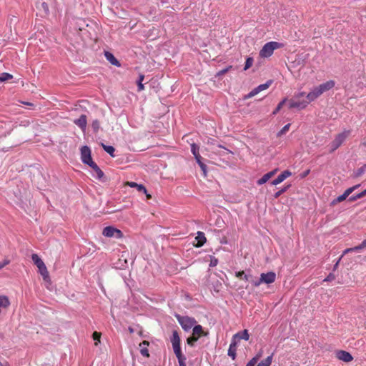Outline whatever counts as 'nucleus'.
<instances>
[{
    "mask_svg": "<svg viewBox=\"0 0 366 366\" xmlns=\"http://www.w3.org/2000/svg\"><path fill=\"white\" fill-rule=\"evenodd\" d=\"M322 94V93L318 86H315L307 94L306 99L302 101L290 100L289 108L305 109L310 102H314Z\"/></svg>",
    "mask_w": 366,
    "mask_h": 366,
    "instance_id": "obj_1",
    "label": "nucleus"
},
{
    "mask_svg": "<svg viewBox=\"0 0 366 366\" xmlns=\"http://www.w3.org/2000/svg\"><path fill=\"white\" fill-rule=\"evenodd\" d=\"M31 259H32L34 264L38 267L39 272L42 276L43 280L46 282L50 284L51 280H50L49 274L47 268H46L44 262L42 261V259L36 254H33L31 255Z\"/></svg>",
    "mask_w": 366,
    "mask_h": 366,
    "instance_id": "obj_2",
    "label": "nucleus"
},
{
    "mask_svg": "<svg viewBox=\"0 0 366 366\" xmlns=\"http://www.w3.org/2000/svg\"><path fill=\"white\" fill-rule=\"evenodd\" d=\"M284 44L277 41H269L266 43L259 51V56L262 58L270 57L274 50L282 48Z\"/></svg>",
    "mask_w": 366,
    "mask_h": 366,
    "instance_id": "obj_3",
    "label": "nucleus"
},
{
    "mask_svg": "<svg viewBox=\"0 0 366 366\" xmlns=\"http://www.w3.org/2000/svg\"><path fill=\"white\" fill-rule=\"evenodd\" d=\"M176 318L177 319L182 329L185 331L190 330L196 324V320L192 317L176 315Z\"/></svg>",
    "mask_w": 366,
    "mask_h": 366,
    "instance_id": "obj_4",
    "label": "nucleus"
},
{
    "mask_svg": "<svg viewBox=\"0 0 366 366\" xmlns=\"http://www.w3.org/2000/svg\"><path fill=\"white\" fill-rule=\"evenodd\" d=\"M350 134V131L345 130L342 133L338 134L334 140L330 144L331 150L330 152L335 151L337 148H339L342 144L345 141L347 137Z\"/></svg>",
    "mask_w": 366,
    "mask_h": 366,
    "instance_id": "obj_5",
    "label": "nucleus"
},
{
    "mask_svg": "<svg viewBox=\"0 0 366 366\" xmlns=\"http://www.w3.org/2000/svg\"><path fill=\"white\" fill-rule=\"evenodd\" d=\"M102 234L107 237H115L117 239L123 237L122 232L112 226H108L104 228Z\"/></svg>",
    "mask_w": 366,
    "mask_h": 366,
    "instance_id": "obj_6",
    "label": "nucleus"
},
{
    "mask_svg": "<svg viewBox=\"0 0 366 366\" xmlns=\"http://www.w3.org/2000/svg\"><path fill=\"white\" fill-rule=\"evenodd\" d=\"M81 159L83 163L89 166L94 162L92 159L91 150L87 146H84L81 148Z\"/></svg>",
    "mask_w": 366,
    "mask_h": 366,
    "instance_id": "obj_7",
    "label": "nucleus"
},
{
    "mask_svg": "<svg viewBox=\"0 0 366 366\" xmlns=\"http://www.w3.org/2000/svg\"><path fill=\"white\" fill-rule=\"evenodd\" d=\"M260 281L264 284H272L276 280V274L274 272H269L267 273H262L260 274Z\"/></svg>",
    "mask_w": 366,
    "mask_h": 366,
    "instance_id": "obj_8",
    "label": "nucleus"
},
{
    "mask_svg": "<svg viewBox=\"0 0 366 366\" xmlns=\"http://www.w3.org/2000/svg\"><path fill=\"white\" fill-rule=\"evenodd\" d=\"M171 342L172 345L174 352L182 351L180 347L181 340L177 331H173Z\"/></svg>",
    "mask_w": 366,
    "mask_h": 366,
    "instance_id": "obj_9",
    "label": "nucleus"
},
{
    "mask_svg": "<svg viewBox=\"0 0 366 366\" xmlns=\"http://www.w3.org/2000/svg\"><path fill=\"white\" fill-rule=\"evenodd\" d=\"M249 338V335L247 330H244L242 332H237L234 334L232 337V342H235L236 345L238 344L240 340H248Z\"/></svg>",
    "mask_w": 366,
    "mask_h": 366,
    "instance_id": "obj_10",
    "label": "nucleus"
},
{
    "mask_svg": "<svg viewBox=\"0 0 366 366\" xmlns=\"http://www.w3.org/2000/svg\"><path fill=\"white\" fill-rule=\"evenodd\" d=\"M336 357L338 360L345 362H350L353 360L352 355L345 350H339L336 353Z\"/></svg>",
    "mask_w": 366,
    "mask_h": 366,
    "instance_id": "obj_11",
    "label": "nucleus"
},
{
    "mask_svg": "<svg viewBox=\"0 0 366 366\" xmlns=\"http://www.w3.org/2000/svg\"><path fill=\"white\" fill-rule=\"evenodd\" d=\"M292 175V172L289 170H285L283 172H282L276 179H274L272 182V185H277L282 182L285 179L290 177Z\"/></svg>",
    "mask_w": 366,
    "mask_h": 366,
    "instance_id": "obj_12",
    "label": "nucleus"
},
{
    "mask_svg": "<svg viewBox=\"0 0 366 366\" xmlns=\"http://www.w3.org/2000/svg\"><path fill=\"white\" fill-rule=\"evenodd\" d=\"M335 85V81L333 80H329L325 83H322L318 86L322 93L326 92L332 89Z\"/></svg>",
    "mask_w": 366,
    "mask_h": 366,
    "instance_id": "obj_13",
    "label": "nucleus"
},
{
    "mask_svg": "<svg viewBox=\"0 0 366 366\" xmlns=\"http://www.w3.org/2000/svg\"><path fill=\"white\" fill-rule=\"evenodd\" d=\"M89 167H91L93 169V170L95 173L96 177L98 179H99L102 182H105V179H104V172L102 171V169L98 167V165L95 162L90 164Z\"/></svg>",
    "mask_w": 366,
    "mask_h": 366,
    "instance_id": "obj_14",
    "label": "nucleus"
},
{
    "mask_svg": "<svg viewBox=\"0 0 366 366\" xmlns=\"http://www.w3.org/2000/svg\"><path fill=\"white\" fill-rule=\"evenodd\" d=\"M277 172V169H275L265 174H264L259 179L257 180V183L259 185H262L266 183L270 178H272Z\"/></svg>",
    "mask_w": 366,
    "mask_h": 366,
    "instance_id": "obj_15",
    "label": "nucleus"
},
{
    "mask_svg": "<svg viewBox=\"0 0 366 366\" xmlns=\"http://www.w3.org/2000/svg\"><path fill=\"white\" fill-rule=\"evenodd\" d=\"M10 305V300L6 295H0V314L3 310L7 309Z\"/></svg>",
    "mask_w": 366,
    "mask_h": 366,
    "instance_id": "obj_16",
    "label": "nucleus"
},
{
    "mask_svg": "<svg viewBox=\"0 0 366 366\" xmlns=\"http://www.w3.org/2000/svg\"><path fill=\"white\" fill-rule=\"evenodd\" d=\"M74 124L79 127L82 130H85L87 124L86 117L84 114L74 121Z\"/></svg>",
    "mask_w": 366,
    "mask_h": 366,
    "instance_id": "obj_17",
    "label": "nucleus"
},
{
    "mask_svg": "<svg viewBox=\"0 0 366 366\" xmlns=\"http://www.w3.org/2000/svg\"><path fill=\"white\" fill-rule=\"evenodd\" d=\"M351 190H352V189H347L342 195H340L336 199L332 200L331 204L332 205H335L337 203H340V202L344 201L345 199H346V198L351 194Z\"/></svg>",
    "mask_w": 366,
    "mask_h": 366,
    "instance_id": "obj_18",
    "label": "nucleus"
},
{
    "mask_svg": "<svg viewBox=\"0 0 366 366\" xmlns=\"http://www.w3.org/2000/svg\"><path fill=\"white\" fill-rule=\"evenodd\" d=\"M104 56L108 61L112 65L119 67L121 66L119 61L115 58V56L109 51H105Z\"/></svg>",
    "mask_w": 366,
    "mask_h": 366,
    "instance_id": "obj_19",
    "label": "nucleus"
},
{
    "mask_svg": "<svg viewBox=\"0 0 366 366\" xmlns=\"http://www.w3.org/2000/svg\"><path fill=\"white\" fill-rule=\"evenodd\" d=\"M195 239L197 240V243L195 244L197 247H202L206 242V237L202 232H198Z\"/></svg>",
    "mask_w": 366,
    "mask_h": 366,
    "instance_id": "obj_20",
    "label": "nucleus"
},
{
    "mask_svg": "<svg viewBox=\"0 0 366 366\" xmlns=\"http://www.w3.org/2000/svg\"><path fill=\"white\" fill-rule=\"evenodd\" d=\"M125 184L130 187L137 188L138 191L142 192L144 194H147V189L143 184H139L134 182H127Z\"/></svg>",
    "mask_w": 366,
    "mask_h": 366,
    "instance_id": "obj_21",
    "label": "nucleus"
},
{
    "mask_svg": "<svg viewBox=\"0 0 366 366\" xmlns=\"http://www.w3.org/2000/svg\"><path fill=\"white\" fill-rule=\"evenodd\" d=\"M207 335L206 333H204L202 327L201 325H194L193 327L192 336L197 337V340L202 335Z\"/></svg>",
    "mask_w": 366,
    "mask_h": 366,
    "instance_id": "obj_22",
    "label": "nucleus"
},
{
    "mask_svg": "<svg viewBox=\"0 0 366 366\" xmlns=\"http://www.w3.org/2000/svg\"><path fill=\"white\" fill-rule=\"evenodd\" d=\"M237 346V345H236L235 342H231V344L228 350V355L230 356L232 358V360H234L236 357Z\"/></svg>",
    "mask_w": 366,
    "mask_h": 366,
    "instance_id": "obj_23",
    "label": "nucleus"
},
{
    "mask_svg": "<svg viewBox=\"0 0 366 366\" xmlns=\"http://www.w3.org/2000/svg\"><path fill=\"white\" fill-rule=\"evenodd\" d=\"M174 354L178 359L179 366H186V357L182 354V351L174 352Z\"/></svg>",
    "mask_w": 366,
    "mask_h": 366,
    "instance_id": "obj_24",
    "label": "nucleus"
},
{
    "mask_svg": "<svg viewBox=\"0 0 366 366\" xmlns=\"http://www.w3.org/2000/svg\"><path fill=\"white\" fill-rule=\"evenodd\" d=\"M149 343L147 341H144L143 342L140 343L139 346L141 347V354L143 355V356H145L147 357H148L149 356V351L147 350V347H145L144 346H147L148 345Z\"/></svg>",
    "mask_w": 366,
    "mask_h": 366,
    "instance_id": "obj_25",
    "label": "nucleus"
},
{
    "mask_svg": "<svg viewBox=\"0 0 366 366\" xmlns=\"http://www.w3.org/2000/svg\"><path fill=\"white\" fill-rule=\"evenodd\" d=\"M366 170V164H364L362 167L357 169L356 171H354L352 174V177L354 178H357L362 176Z\"/></svg>",
    "mask_w": 366,
    "mask_h": 366,
    "instance_id": "obj_26",
    "label": "nucleus"
},
{
    "mask_svg": "<svg viewBox=\"0 0 366 366\" xmlns=\"http://www.w3.org/2000/svg\"><path fill=\"white\" fill-rule=\"evenodd\" d=\"M102 147L104 151L109 154L112 157H114L115 149L112 146H107L104 144H102Z\"/></svg>",
    "mask_w": 366,
    "mask_h": 366,
    "instance_id": "obj_27",
    "label": "nucleus"
},
{
    "mask_svg": "<svg viewBox=\"0 0 366 366\" xmlns=\"http://www.w3.org/2000/svg\"><path fill=\"white\" fill-rule=\"evenodd\" d=\"M272 361V355L267 357L265 360L261 361L257 366H270Z\"/></svg>",
    "mask_w": 366,
    "mask_h": 366,
    "instance_id": "obj_28",
    "label": "nucleus"
},
{
    "mask_svg": "<svg viewBox=\"0 0 366 366\" xmlns=\"http://www.w3.org/2000/svg\"><path fill=\"white\" fill-rule=\"evenodd\" d=\"M272 81H268L265 84H260L256 88L257 89L258 92H260L263 90H265L269 88V86L271 85Z\"/></svg>",
    "mask_w": 366,
    "mask_h": 366,
    "instance_id": "obj_29",
    "label": "nucleus"
},
{
    "mask_svg": "<svg viewBox=\"0 0 366 366\" xmlns=\"http://www.w3.org/2000/svg\"><path fill=\"white\" fill-rule=\"evenodd\" d=\"M12 78H13V76L11 74H10L9 73H2L0 75V81L1 82L6 81L9 79H11Z\"/></svg>",
    "mask_w": 366,
    "mask_h": 366,
    "instance_id": "obj_30",
    "label": "nucleus"
},
{
    "mask_svg": "<svg viewBox=\"0 0 366 366\" xmlns=\"http://www.w3.org/2000/svg\"><path fill=\"white\" fill-rule=\"evenodd\" d=\"M254 60L252 57H247L246 59L245 65L244 67V70L246 71L249 69L253 64Z\"/></svg>",
    "mask_w": 366,
    "mask_h": 366,
    "instance_id": "obj_31",
    "label": "nucleus"
},
{
    "mask_svg": "<svg viewBox=\"0 0 366 366\" xmlns=\"http://www.w3.org/2000/svg\"><path fill=\"white\" fill-rule=\"evenodd\" d=\"M365 196H366V189L364 191H362V192L356 194L355 196L351 197L350 198V201H355V200H356L357 199H360Z\"/></svg>",
    "mask_w": 366,
    "mask_h": 366,
    "instance_id": "obj_32",
    "label": "nucleus"
},
{
    "mask_svg": "<svg viewBox=\"0 0 366 366\" xmlns=\"http://www.w3.org/2000/svg\"><path fill=\"white\" fill-rule=\"evenodd\" d=\"M144 79V76L143 74H140L139 76L138 82H137L139 91H142L144 89V86L142 84Z\"/></svg>",
    "mask_w": 366,
    "mask_h": 366,
    "instance_id": "obj_33",
    "label": "nucleus"
},
{
    "mask_svg": "<svg viewBox=\"0 0 366 366\" xmlns=\"http://www.w3.org/2000/svg\"><path fill=\"white\" fill-rule=\"evenodd\" d=\"M287 101V98H285L282 102H280L277 108L273 112V114H276L283 107V105L285 104V102Z\"/></svg>",
    "mask_w": 366,
    "mask_h": 366,
    "instance_id": "obj_34",
    "label": "nucleus"
},
{
    "mask_svg": "<svg viewBox=\"0 0 366 366\" xmlns=\"http://www.w3.org/2000/svg\"><path fill=\"white\" fill-rule=\"evenodd\" d=\"M305 95V93L303 92H300L297 94H295L293 97V98L291 99V100H295V101H301L300 99L304 97Z\"/></svg>",
    "mask_w": 366,
    "mask_h": 366,
    "instance_id": "obj_35",
    "label": "nucleus"
},
{
    "mask_svg": "<svg viewBox=\"0 0 366 366\" xmlns=\"http://www.w3.org/2000/svg\"><path fill=\"white\" fill-rule=\"evenodd\" d=\"M290 127V124H287L283 127V128L278 132L277 136L280 137L283 134H285Z\"/></svg>",
    "mask_w": 366,
    "mask_h": 366,
    "instance_id": "obj_36",
    "label": "nucleus"
},
{
    "mask_svg": "<svg viewBox=\"0 0 366 366\" xmlns=\"http://www.w3.org/2000/svg\"><path fill=\"white\" fill-rule=\"evenodd\" d=\"M249 280L250 281L252 285L255 287H259L262 284L260 278L254 280L251 277Z\"/></svg>",
    "mask_w": 366,
    "mask_h": 366,
    "instance_id": "obj_37",
    "label": "nucleus"
},
{
    "mask_svg": "<svg viewBox=\"0 0 366 366\" xmlns=\"http://www.w3.org/2000/svg\"><path fill=\"white\" fill-rule=\"evenodd\" d=\"M101 334L97 332H94L93 333V339L95 341V345H97L99 342H100Z\"/></svg>",
    "mask_w": 366,
    "mask_h": 366,
    "instance_id": "obj_38",
    "label": "nucleus"
},
{
    "mask_svg": "<svg viewBox=\"0 0 366 366\" xmlns=\"http://www.w3.org/2000/svg\"><path fill=\"white\" fill-rule=\"evenodd\" d=\"M365 247H366V239H364V240L361 242V244H359V245H357V246H355V249L357 252H359V251H360V250L363 249H364V248H365Z\"/></svg>",
    "mask_w": 366,
    "mask_h": 366,
    "instance_id": "obj_39",
    "label": "nucleus"
},
{
    "mask_svg": "<svg viewBox=\"0 0 366 366\" xmlns=\"http://www.w3.org/2000/svg\"><path fill=\"white\" fill-rule=\"evenodd\" d=\"M259 93L257 88L253 89L247 95L245 96L244 99L252 98Z\"/></svg>",
    "mask_w": 366,
    "mask_h": 366,
    "instance_id": "obj_40",
    "label": "nucleus"
},
{
    "mask_svg": "<svg viewBox=\"0 0 366 366\" xmlns=\"http://www.w3.org/2000/svg\"><path fill=\"white\" fill-rule=\"evenodd\" d=\"M40 9H42L44 11L45 14H46V15L49 14V9L48 4L46 2H42L41 4Z\"/></svg>",
    "mask_w": 366,
    "mask_h": 366,
    "instance_id": "obj_41",
    "label": "nucleus"
},
{
    "mask_svg": "<svg viewBox=\"0 0 366 366\" xmlns=\"http://www.w3.org/2000/svg\"><path fill=\"white\" fill-rule=\"evenodd\" d=\"M191 151L194 156L199 154V147L196 144H192L191 145Z\"/></svg>",
    "mask_w": 366,
    "mask_h": 366,
    "instance_id": "obj_42",
    "label": "nucleus"
},
{
    "mask_svg": "<svg viewBox=\"0 0 366 366\" xmlns=\"http://www.w3.org/2000/svg\"><path fill=\"white\" fill-rule=\"evenodd\" d=\"M242 276H244V279L246 280H249V278L251 277L250 275L245 274L244 271H240V272H236L237 277H241Z\"/></svg>",
    "mask_w": 366,
    "mask_h": 366,
    "instance_id": "obj_43",
    "label": "nucleus"
},
{
    "mask_svg": "<svg viewBox=\"0 0 366 366\" xmlns=\"http://www.w3.org/2000/svg\"><path fill=\"white\" fill-rule=\"evenodd\" d=\"M197 341V337H194V336H192V337L187 338V344L191 346H193L194 342Z\"/></svg>",
    "mask_w": 366,
    "mask_h": 366,
    "instance_id": "obj_44",
    "label": "nucleus"
},
{
    "mask_svg": "<svg viewBox=\"0 0 366 366\" xmlns=\"http://www.w3.org/2000/svg\"><path fill=\"white\" fill-rule=\"evenodd\" d=\"M92 128L94 129V130L95 132H97L99 128V122L98 120H94L93 122H92Z\"/></svg>",
    "mask_w": 366,
    "mask_h": 366,
    "instance_id": "obj_45",
    "label": "nucleus"
},
{
    "mask_svg": "<svg viewBox=\"0 0 366 366\" xmlns=\"http://www.w3.org/2000/svg\"><path fill=\"white\" fill-rule=\"evenodd\" d=\"M199 166L200 167L201 169L202 170L204 176L206 177L207 176V173L206 164H204L202 162Z\"/></svg>",
    "mask_w": 366,
    "mask_h": 366,
    "instance_id": "obj_46",
    "label": "nucleus"
},
{
    "mask_svg": "<svg viewBox=\"0 0 366 366\" xmlns=\"http://www.w3.org/2000/svg\"><path fill=\"white\" fill-rule=\"evenodd\" d=\"M288 187H285V188L282 189L281 190L278 191L277 192H276V193L274 194V197H275V198H277L278 197H280L282 193H284L285 192H286V191H287V188H288Z\"/></svg>",
    "mask_w": 366,
    "mask_h": 366,
    "instance_id": "obj_47",
    "label": "nucleus"
},
{
    "mask_svg": "<svg viewBox=\"0 0 366 366\" xmlns=\"http://www.w3.org/2000/svg\"><path fill=\"white\" fill-rule=\"evenodd\" d=\"M257 362V358L253 357L252 360H250L246 366H254L256 363Z\"/></svg>",
    "mask_w": 366,
    "mask_h": 366,
    "instance_id": "obj_48",
    "label": "nucleus"
},
{
    "mask_svg": "<svg viewBox=\"0 0 366 366\" xmlns=\"http://www.w3.org/2000/svg\"><path fill=\"white\" fill-rule=\"evenodd\" d=\"M257 362V358L253 357L252 360H250L246 366H254L256 363Z\"/></svg>",
    "mask_w": 366,
    "mask_h": 366,
    "instance_id": "obj_49",
    "label": "nucleus"
},
{
    "mask_svg": "<svg viewBox=\"0 0 366 366\" xmlns=\"http://www.w3.org/2000/svg\"><path fill=\"white\" fill-rule=\"evenodd\" d=\"M357 252L355 249V247H351V248H347L346 249H345L343 251V253L342 254V257H343L344 255H345L346 254L349 253V252Z\"/></svg>",
    "mask_w": 366,
    "mask_h": 366,
    "instance_id": "obj_50",
    "label": "nucleus"
},
{
    "mask_svg": "<svg viewBox=\"0 0 366 366\" xmlns=\"http://www.w3.org/2000/svg\"><path fill=\"white\" fill-rule=\"evenodd\" d=\"M335 278V276L330 273L325 280L324 281L327 282V281H332V280H334Z\"/></svg>",
    "mask_w": 366,
    "mask_h": 366,
    "instance_id": "obj_51",
    "label": "nucleus"
},
{
    "mask_svg": "<svg viewBox=\"0 0 366 366\" xmlns=\"http://www.w3.org/2000/svg\"><path fill=\"white\" fill-rule=\"evenodd\" d=\"M217 259L214 258V259H212L211 261H210V263H209V266L210 267H215L217 264Z\"/></svg>",
    "mask_w": 366,
    "mask_h": 366,
    "instance_id": "obj_52",
    "label": "nucleus"
},
{
    "mask_svg": "<svg viewBox=\"0 0 366 366\" xmlns=\"http://www.w3.org/2000/svg\"><path fill=\"white\" fill-rule=\"evenodd\" d=\"M194 158H195V159H196V161H197V164H198L199 165L201 163H202V160H201V159H202V157H201V156H200V154H197V155H195V156H194Z\"/></svg>",
    "mask_w": 366,
    "mask_h": 366,
    "instance_id": "obj_53",
    "label": "nucleus"
},
{
    "mask_svg": "<svg viewBox=\"0 0 366 366\" xmlns=\"http://www.w3.org/2000/svg\"><path fill=\"white\" fill-rule=\"evenodd\" d=\"M231 68H232V66H229V67H227V68H226V69H222V70H221V71H219L218 74H219V75L224 74H225L226 72H227V71L229 70V69H231Z\"/></svg>",
    "mask_w": 366,
    "mask_h": 366,
    "instance_id": "obj_54",
    "label": "nucleus"
},
{
    "mask_svg": "<svg viewBox=\"0 0 366 366\" xmlns=\"http://www.w3.org/2000/svg\"><path fill=\"white\" fill-rule=\"evenodd\" d=\"M9 263V261L5 260L3 262H0V269L4 268L6 265H7Z\"/></svg>",
    "mask_w": 366,
    "mask_h": 366,
    "instance_id": "obj_55",
    "label": "nucleus"
},
{
    "mask_svg": "<svg viewBox=\"0 0 366 366\" xmlns=\"http://www.w3.org/2000/svg\"><path fill=\"white\" fill-rule=\"evenodd\" d=\"M0 366H10V365L6 360H0Z\"/></svg>",
    "mask_w": 366,
    "mask_h": 366,
    "instance_id": "obj_56",
    "label": "nucleus"
},
{
    "mask_svg": "<svg viewBox=\"0 0 366 366\" xmlns=\"http://www.w3.org/2000/svg\"><path fill=\"white\" fill-rule=\"evenodd\" d=\"M342 257L341 256V257L339 258V259L336 262V263L335 264V265H334V268H333V269H334V270H335V269H337V267H338V266H339V264H340V260L342 259Z\"/></svg>",
    "mask_w": 366,
    "mask_h": 366,
    "instance_id": "obj_57",
    "label": "nucleus"
},
{
    "mask_svg": "<svg viewBox=\"0 0 366 366\" xmlns=\"http://www.w3.org/2000/svg\"><path fill=\"white\" fill-rule=\"evenodd\" d=\"M262 352H259L254 357L257 358V360L258 361L259 359L262 357Z\"/></svg>",
    "mask_w": 366,
    "mask_h": 366,
    "instance_id": "obj_58",
    "label": "nucleus"
},
{
    "mask_svg": "<svg viewBox=\"0 0 366 366\" xmlns=\"http://www.w3.org/2000/svg\"><path fill=\"white\" fill-rule=\"evenodd\" d=\"M359 187H360V184H357V185H355V186H353L352 187H350L349 189H352V190H351V193H352L354 190H355Z\"/></svg>",
    "mask_w": 366,
    "mask_h": 366,
    "instance_id": "obj_59",
    "label": "nucleus"
},
{
    "mask_svg": "<svg viewBox=\"0 0 366 366\" xmlns=\"http://www.w3.org/2000/svg\"><path fill=\"white\" fill-rule=\"evenodd\" d=\"M146 194V197L148 199H151L152 198V195L150 194H149L147 192V194Z\"/></svg>",
    "mask_w": 366,
    "mask_h": 366,
    "instance_id": "obj_60",
    "label": "nucleus"
},
{
    "mask_svg": "<svg viewBox=\"0 0 366 366\" xmlns=\"http://www.w3.org/2000/svg\"><path fill=\"white\" fill-rule=\"evenodd\" d=\"M21 103L24 104H26V105H29V106H31L32 105V104H31L29 102H22Z\"/></svg>",
    "mask_w": 366,
    "mask_h": 366,
    "instance_id": "obj_61",
    "label": "nucleus"
},
{
    "mask_svg": "<svg viewBox=\"0 0 366 366\" xmlns=\"http://www.w3.org/2000/svg\"><path fill=\"white\" fill-rule=\"evenodd\" d=\"M129 331L130 333L134 332V330L132 327L129 328Z\"/></svg>",
    "mask_w": 366,
    "mask_h": 366,
    "instance_id": "obj_62",
    "label": "nucleus"
},
{
    "mask_svg": "<svg viewBox=\"0 0 366 366\" xmlns=\"http://www.w3.org/2000/svg\"><path fill=\"white\" fill-rule=\"evenodd\" d=\"M227 151L229 153H232V152H231V151H229V150H228V149H227Z\"/></svg>",
    "mask_w": 366,
    "mask_h": 366,
    "instance_id": "obj_63",
    "label": "nucleus"
}]
</instances>
